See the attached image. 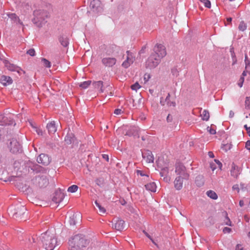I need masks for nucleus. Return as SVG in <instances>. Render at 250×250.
<instances>
[{
  "label": "nucleus",
  "mask_w": 250,
  "mask_h": 250,
  "mask_svg": "<svg viewBox=\"0 0 250 250\" xmlns=\"http://www.w3.org/2000/svg\"><path fill=\"white\" fill-rule=\"evenodd\" d=\"M244 127L246 129L248 134L250 136V126L248 127L247 125H244Z\"/></svg>",
  "instance_id": "48"
},
{
  "label": "nucleus",
  "mask_w": 250,
  "mask_h": 250,
  "mask_svg": "<svg viewBox=\"0 0 250 250\" xmlns=\"http://www.w3.org/2000/svg\"><path fill=\"white\" fill-rule=\"evenodd\" d=\"M122 112V110L120 109H116L114 110V114L116 115H119L121 114Z\"/></svg>",
  "instance_id": "50"
},
{
  "label": "nucleus",
  "mask_w": 250,
  "mask_h": 250,
  "mask_svg": "<svg viewBox=\"0 0 250 250\" xmlns=\"http://www.w3.org/2000/svg\"><path fill=\"white\" fill-rule=\"evenodd\" d=\"M214 162L218 165V167L221 168L222 167V164L219 160L215 159Z\"/></svg>",
  "instance_id": "46"
},
{
  "label": "nucleus",
  "mask_w": 250,
  "mask_h": 250,
  "mask_svg": "<svg viewBox=\"0 0 250 250\" xmlns=\"http://www.w3.org/2000/svg\"><path fill=\"white\" fill-rule=\"evenodd\" d=\"M116 61V59L114 57H105L102 60L103 64L108 67H111L115 65Z\"/></svg>",
  "instance_id": "15"
},
{
  "label": "nucleus",
  "mask_w": 250,
  "mask_h": 250,
  "mask_svg": "<svg viewBox=\"0 0 250 250\" xmlns=\"http://www.w3.org/2000/svg\"><path fill=\"white\" fill-rule=\"evenodd\" d=\"M221 217L223 219L224 224L225 225L231 226V222L228 217V213L226 211H223L221 212Z\"/></svg>",
  "instance_id": "19"
},
{
  "label": "nucleus",
  "mask_w": 250,
  "mask_h": 250,
  "mask_svg": "<svg viewBox=\"0 0 250 250\" xmlns=\"http://www.w3.org/2000/svg\"><path fill=\"white\" fill-rule=\"evenodd\" d=\"M137 174H140V175H141V176H144V175H145V174H143L142 171H141V170H138L137 171Z\"/></svg>",
  "instance_id": "58"
},
{
  "label": "nucleus",
  "mask_w": 250,
  "mask_h": 250,
  "mask_svg": "<svg viewBox=\"0 0 250 250\" xmlns=\"http://www.w3.org/2000/svg\"><path fill=\"white\" fill-rule=\"evenodd\" d=\"M244 219L246 220V221L249 222V220H250L249 216L247 215H245L244 216Z\"/></svg>",
  "instance_id": "57"
},
{
  "label": "nucleus",
  "mask_w": 250,
  "mask_h": 250,
  "mask_svg": "<svg viewBox=\"0 0 250 250\" xmlns=\"http://www.w3.org/2000/svg\"><path fill=\"white\" fill-rule=\"evenodd\" d=\"M91 83V81H85L83 83H81L79 84V86H80V87H82V88L85 89V88H87L90 85Z\"/></svg>",
  "instance_id": "32"
},
{
  "label": "nucleus",
  "mask_w": 250,
  "mask_h": 250,
  "mask_svg": "<svg viewBox=\"0 0 250 250\" xmlns=\"http://www.w3.org/2000/svg\"><path fill=\"white\" fill-rule=\"evenodd\" d=\"M208 155L210 158H214V154L211 151H209V152H208Z\"/></svg>",
  "instance_id": "54"
},
{
  "label": "nucleus",
  "mask_w": 250,
  "mask_h": 250,
  "mask_svg": "<svg viewBox=\"0 0 250 250\" xmlns=\"http://www.w3.org/2000/svg\"><path fill=\"white\" fill-rule=\"evenodd\" d=\"M235 250H243V248L241 245H237L236 247Z\"/></svg>",
  "instance_id": "53"
},
{
  "label": "nucleus",
  "mask_w": 250,
  "mask_h": 250,
  "mask_svg": "<svg viewBox=\"0 0 250 250\" xmlns=\"http://www.w3.org/2000/svg\"><path fill=\"white\" fill-rule=\"evenodd\" d=\"M64 198V195L61 192L56 193L53 198V201L56 203H60Z\"/></svg>",
  "instance_id": "23"
},
{
  "label": "nucleus",
  "mask_w": 250,
  "mask_h": 250,
  "mask_svg": "<svg viewBox=\"0 0 250 250\" xmlns=\"http://www.w3.org/2000/svg\"><path fill=\"white\" fill-rule=\"evenodd\" d=\"M165 101L168 106L173 107L175 106V103L173 101L171 100L170 94L169 93L167 96Z\"/></svg>",
  "instance_id": "28"
},
{
  "label": "nucleus",
  "mask_w": 250,
  "mask_h": 250,
  "mask_svg": "<svg viewBox=\"0 0 250 250\" xmlns=\"http://www.w3.org/2000/svg\"><path fill=\"white\" fill-rule=\"evenodd\" d=\"M62 45L64 47H66L68 44V40L66 37H61L59 39Z\"/></svg>",
  "instance_id": "31"
},
{
  "label": "nucleus",
  "mask_w": 250,
  "mask_h": 250,
  "mask_svg": "<svg viewBox=\"0 0 250 250\" xmlns=\"http://www.w3.org/2000/svg\"><path fill=\"white\" fill-rule=\"evenodd\" d=\"M240 173V168L234 164H232L230 174L231 176L237 178Z\"/></svg>",
  "instance_id": "21"
},
{
  "label": "nucleus",
  "mask_w": 250,
  "mask_h": 250,
  "mask_svg": "<svg viewBox=\"0 0 250 250\" xmlns=\"http://www.w3.org/2000/svg\"><path fill=\"white\" fill-rule=\"evenodd\" d=\"M245 107L247 109L250 108V97H247L246 99Z\"/></svg>",
  "instance_id": "40"
},
{
  "label": "nucleus",
  "mask_w": 250,
  "mask_h": 250,
  "mask_svg": "<svg viewBox=\"0 0 250 250\" xmlns=\"http://www.w3.org/2000/svg\"><path fill=\"white\" fill-rule=\"evenodd\" d=\"M227 21H228V22H230L232 21V19L231 18H228L227 19Z\"/></svg>",
  "instance_id": "62"
},
{
  "label": "nucleus",
  "mask_w": 250,
  "mask_h": 250,
  "mask_svg": "<svg viewBox=\"0 0 250 250\" xmlns=\"http://www.w3.org/2000/svg\"><path fill=\"white\" fill-rule=\"evenodd\" d=\"M42 61L43 62V65L44 66H45L47 68H50L51 67L50 62L49 61H48L47 60H46V59L42 58Z\"/></svg>",
  "instance_id": "38"
},
{
  "label": "nucleus",
  "mask_w": 250,
  "mask_h": 250,
  "mask_svg": "<svg viewBox=\"0 0 250 250\" xmlns=\"http://www.w3.org/2000/svg\"><path fill=\"white\" fill-rule=\"evenodd\" d=\"M172 169V165L170 164H168L166 167L161 169L160 175L165 182L169 183L170 181L171 172L170 171H171Z\"/></svg>",
  "instance_id": "4"
},
{
  "label": "nucleus",
  "mask_w": 250,
  "mask_h": 250,
  "mask_svg": "<svg viewBox=\"0 0 250 250\" xmlns=\"http://www.w3.org/2000/svg\"><path fill=\"white\" fill-rule=\"evenodd\" d=\"M244 201L243 200H240L239 201V206L242 207L244 206Z\"/></svg>",
  "instance_id": "59"
},
{
  "label": "nucleus",
  "mask_w": 250,
  "mask_h": 250,
  "mask_svg": "<svg viewBox=\"0 0 250 250\" xmlns=\"http://www.w3.org/2000/svg\"><path fill=\"white\" fill-rule=\"evenodd\" d=\"M207 195L212 199H217L218 196L217 194L212 190H208L207 192Z\"/></svg>",
  "instance_id": "30"
},
{
  "label": "nucleus",
  "mask_w": 250,
  "mask_h": 250,
  "mask_svg": "<svg viewBox=\"0 0 250 250\" xmlns=\"http://www.w3.org/2000/svg\"><path fill=\"white\" fill-rule=\"evenodd\" d=\"M27 54L31 56H34L35 55V51L34 49H30L27 51Z\"/></svg>",
  "instance_id": "42"
},
{
  "label": "nucleus",
  "mask_w": 250,
  "mask_h": 250,
  "mask_svg": "<svg viewBox=\"0 0 250 250\" xmlns=\"http://www.w3.org/2000/svg\"><path fill=\"white\" fill-rule=\"evenodd\" d=\"M207 130L209 132V133L210 134L213 135V134H215L216 133L215 129L213 128H212V127H211L208 126L207 127Z\"/></svg>",
  "instance_id": "41"
},
{
  "label": "nucleus",
  "mask_w": 250,
  "mask_h": 250,
  "mask_svg": "<svg viewBox=\"0 0 250 250\" xmlns=\"http://www.w3.org/2000/svg\"><path fill=\"white\" fill-rule=\"evenodd\" d=\"M244 81V78L243 77L240 78V81L243 83Z\"/></svg>",
  "instance_id": "64"
},
{
  "label": "nucleus",
  "mask_w": 250,
  "mask_h": 250,
  "mask_svg": "<svg viewBox=\"0 0 250 250\" xmlns=\"http://www.w3.org/2000/svg\"><path fill=\"white\" fill-rule=\"evenodd\" d=\"M8 16L9 18H10L12 20H13L15 22H18L21 24H22V22L21 21L19 17L16 15L15 13H10L8 14Z\"/></svg>",
  "instance_id": "27"
},
{
  "label": "nucleus",
  "mask_w": 250,
  "mask_h": 250,
  "mask_svg": "<svg viewBox=\"0 0 250 250\" xmlns=\"http://www.w3.org/2000/svg\"><path fill=\"white\" fill-rule=\"evenodd\" d=\"M150 78V76L149 74H145L144 76V80L145 81V83H146Z\"/></svg>",
  "instance_id": "43"
},
{
  "label": "nucleus",
  "mask_w": 250,
  "mask_h": 250,
  "mask_svg": "<svg viewBox=\"0 0 250 250\" xmlns=\"http://www.w3.org/2000/svg\"><path fill=\"white\" fill-rule=\"evenodd\" d=\"M175 173L182 179H188L189 175L186 172L185 167L181 163H177L175 166Z\"/></svg>",
  "instance_id": "6"
},
{
  "label": "nucleus",
  "mask_w": 250,
  "mask_h": 250,
  "mask_svg": "<svg viewBox=\"0 0 250 250\" xmlns=\"http://www.w3.org/2000/svg\"><path fill=\"white\" fill-rule=\"evenodd\" d=\"M78 189V187L77 185H73L69 187L67 191L69 192L73 193L76 192Z\"/></svg>",
  "instance_id": "34"
},
{
  "label": "nucleus",
  "mask_w": 250,
  "mask_h": 250,
  "mask_svg": "<svg viewBox=\"0 0 250 250\" xmlns=\"http://www.w3.org/2000/svg\"><path fill=\"white\" fill-rule=\"evenodd\" d=\"M26 209L23 206L20 205L15 208L13 213V216L17 219H23L25 220L24 215Z\"/></svg>",
  "instance_id": "8"
},
{
  "label": "nucleus",
  "mask_w": 250,
  "mask_h": 250,
  "mask_svg": "<svg viewBox=\"0 0 250 250\" xmlns=\"http://www.w3.org/2000/svg\"><path fill=\"white\" fill-rule=\"evenodd\" d=\"M69 250H79L85 247L87 241L82 235H77L69 240Z\"/></svg>",
  "instance_id": "2"
},
{
  "label": "nucleus",
  "mask_w": 250,
  "mask_h": 250,
  "mask_svg": "<svg viewBox=\"0 0 250 250\" xmlns=\"http://www.w3.org/2000/svg\"><path fill=\"white\" fill-rule=\"evenodd\" d=\"M0 81L4 86L11 84L13 82V80L10 77L5 75H3L1 77Z\"/></svg>",
  "instance_id": "18"
},
{
  "label": "nucleus",
  "mask_w": 250,
  "mask_h": 250,
  "mask_svg": "<svg viewBox=\"0 0 250 250\" xmlns=\"http://www.w3.org/2000/svg\"><path fill=\"white\" fill-rule=\"evenodd\" d=\"M210 167L213 171H214L216 168V167L215 166V164L214 163H211L210 164Z\"/></svg>",
  "instance_id": "49"
},
{
  "label": "nucleus",
  "mask_w": 250,
  "mask_h": 250,
  "mask_svg": "<svg viewBox=\"0 0 250 250\" xmlns=\"http://www.w3.org/2000/svg\"><path fill=\"white\" fill-rule=\"evenodd\" d=\"M48 180L44 177H37L35 180V185L39 188H44L48 186Z\"/></svg>",
  "instance_id": "11"
},
{
  "label": "nucleus",
  "mask_w": 250,
  "mask_h": 250,
  "mask_svg": "<svg viewBox=\"0 0 250 250\" xmlns=\"http://www.w3.org/2000/svg\"><path fill=\"white\" fill-rule=\"evenodd\" d=\"M95 204H96V206L98 208L100 213H104L105 212V209L104 207H103L99 203H98L97 201L95 202Z\"/></svg>",
  "instance_id": "33"
},
{
  "label": "nucleus",
  "mask_w": 250,
  "mask_h": 250,
  "mask_svg": "<svg viewBox=\"0 0 250 250\" xmlns=\"http://www.w3.org/2000/svg\"><path fill=\"white\" fill-rule=\"evenodd\" d=\"M233 190H236L238 192L239 191V188L238 185H235L232 187Z\"/></svg>",
  "instance_id": "51"
},
{
  "label": "nucleus",
  "mask_w": 250,
  "mask_h": 250,
  "mask_svg": "<svg viewBox=\"0 0 250 250\" xmlns=\"http://www.w3.org/2000/svg\"><path fill=\"white\" fill-rule=\"evenodd\" d=\"M152 54H156V57L161 60L166 55V51L165 47L162 44L157 45L154 49V52Z\"/></svg>",
  "instance_id": "10"
},
{
  "label": "nucleus",
  "mask_w": 250,
  "mask_h": 250,
  "mask_svg": "<svg viewBox=\"0 0 250 250\" xmlns=\"http://www.w3.org/2000/svg\"><path fill=\"white\" fill-rule=\"evenodd\" d=\"M244 81V78L243 77L240 78V81L243 83Z\"/></svg>",
  "instance_id": "63"
},
{
  "label": "nucleus",
  "mask_w": 250,
  "mask_h": 250,
  "mask_svg": "<svg viewBox=\"0 0 250 250\" xmlns=\"http://www.w3.org/2000/svg\"><path fill=\"white\" fill-rule=\"evenodd\" d=\"M231 229L228 227H225L224 228L223 231L224 233H229L231 231Z\"/></svg>",
  "instance_id": "44"
},
{
  "label": "nucleus",
  "mask_w": 250,
  "mask_h": 250,
  "mask_svg": "<svg viewBox=\"0 0 250 250\" xmlns=\"http://www.w3.org/2000/svg\"><path fill=\"white\" fill-rule=\"evenodd\" d=\"M198 180H202V178L201 177H200V176L196 177V183L197 185L198 186H201V185H202L203 184V183L202 182L201 183H198Z\"/></svg>",
  "instance_id": "45"
},
{
  "label": "nucleus",
  "mask_w": 250,
  "mask_h": 250,
  "mask_svg": "<svg viewBox=\"0 0 250 250\" xmlns=\"http://www.w3.org/2000/svg\"><path fill=\"white\" fill-rule=\"evenodd\" d=\"M146 190L151 192H155L156 191V186L154 182L148 183L145 185Z\"/></svg>",
  "instance_id": "25"
},
{
  "label": "nucleus",
  "mask_w": 250,
  "mask_h": 250,
  "mask_svg": "<svg viewBox=\"0 0 250 250\" xmlns=\"http://www.w3.org/2000/svg\"><path fill=\"white\" fill-rule=\"evenodd\" d=\"M167 121L168 122H171L172 121V116L169 114H168L167 117Z\"/></svg>",
  "instance_id": "55"
},
{
  "label": "nucleus",
  "mask_w": 250,
  "mask_h": 250,
  "mask_svg": "<svg viewBox=\"0 0 250 250\" xmlns=\"http://www.w3.org/2000/svg\"><path fill=\"white\" fill-rule=\"evenodd\" d=\"M239 30L244 31L247 28V25L244 21H241L238 26Z\"/></svg>",
  "instance_id": "35"
},
{
  "label": "nucleus",
  "mask_w": 250,
  "mask_h": 250,
  "mask_svg": "<svg viewBox=\"0 0 250 250\" xmlns=\"http://www.w3.org/2000/svg\"><path fill=\"white\" fill-rule=\"evenodd\" d=\"M114 228L119 231H122L125 228V222L122 220H118L114 224Z\"/></svg>",
  "instance_id": "20"
},
{
  "label": "nucleus",
  "mask_w": 250,
  "mask_h": 250,
  "mask_svg": "<svg viewBox=\"0 0 250 250\" xmlns=\"http://www.w3.org/2000/svg\"><path fill=\"white\" fill-rule=\"evenodd\" d=\"M43 246L46 250H53L56 247L59 245L55 234L50 231H47L41 235L40 238Z\"/></svg>",
  "instance_id": "1"
},
{
  "label": "nucleus",
  "mask_w": 250,
  "mask_h": 250,
  "mask_svg": "<svg viewBox=\"0 0 250 250\" xmlns=\"http://www.w3.org/2000/svg\"><path fill=\"white\" fill-rule=\"evenodd\" d=\"M141 87V85L138 82H136L134 84H132L131 86V88L133 90L137 91L138 89H140Z\"/></svg>",
  "instance_id": "37"
},
{
  "label": "nucleus",
  "mask_w": 250,
  "mask_h": 250,
  "mask_svg": "<svg viewBox=\"0 0 250 250\" xmlns=\"http://www.w3.org/2000/svg\"><path fill=\"white\" fill-rule=\"evenodd\" d=\"M202 2L204 6L208 8H210L211 7L210 1L208 0H200Z\"/></svg>",
  "instance_id": "39"
},
{
  "label": "nucleus",
  "mask_w": 250,
  "mask_h": 250,
  "mask_svg": "<svg viewBox=\"0 0 250 250\" xmlns=\"http://www.w3.org/2000/svg\"><path fill=\"white\" fill-rule=\"evenodd\" d=\"M2 119V120H3V122L5 123V121H6V120H7V118H5V117H3L2 116L0 115V120ZM0 125H3V124H1V122L0 121Z\"/></svg>",
  "instance_id": "52"
},
{
  "label": "nucleus",
  "mask_w": 250,
  "mask_h": 250,
  "mask_svg": "<svg viewBox=\"0 0 250 250\" xmlns=\"http://www.w3.org/2000/svg\"><path fill=\"white\" fill-rule=\"evenodd\" d=\"M30 125H32V126L34 128L35 131L37 132V133L39 135H43V131L42 129L37 128L35 126H34L31 123H30Z\"/></svg>",
  "instance_id": "36"
},
{
  "label": "nucleus",
  "mask_w": 250,
  "mask_h": 250,
  "mask_svg": "<svg viewBox=\"0 0 250 250\" xmlns=\"http://www.w3.org/2000/svg\"><path fill=\"white\" fill-rule=\"evenodd\" d=\"M160 58L156 57V54L152 53L146 62V67L150 69L155 68L160 63Z\"/></svg>",
  "instance_id": "7"
},
{
  "label": "nucleus",
  "mask_w": 250,
  "mask_h": 250,
  "mask_svg": "<svg viewBox=\"0 0 250 250\" xmlns=\"http://www.w3.org/2000/svg\"><path fill=\"white\" fill-rule=\"evenodd\" d=\"M4 64L5 67L8 70L11 71H16L18 73L21 75L22 73H25V71L22 70L20 67L10 63L8 61H5L4 62Z\"/></svg>",
  "instance_id": "12"
},
{
  "label": "nucleus",
  "mask_w": 250,
  "mask_h": 250,
  "mask_svg": "<svg viewBox=\"0 0 250 250\" xmlns=\"http://www.w3.org/2000/svg\"><path fill=\"white\" fill-rule=\"evenodd\" d=\"M46 128L49 134H54L57 131V126L54 121H51L47 124Z\"/></svg>",
  "instance_id": "17"
},
{
  "label": "nucleus",
  "mask_w": 250,
  "mask_h": 250,
  "mask_svg": "<svg viewBox=\"0 0 250 250\" xmlns=\"http://www.w3.org/2000/svg\"><path fill=\"white\" fill-rule=\"evenodd\" d=\"M248 60H247V56L246 55H245V63H246V69H247L248 68V64H247V61Z\"/></svg>",
  "instance_id": "56"
},
{
  "label": "nucleus",
  "mask_w": 250,
  "mask_h": 250,
  "mask_svg": "<svg viewBox=\"0 0 250 250\" xmlns=\"http://www.w3.org/2000/svg\"><path fill=\"white\" fill-rule=\"evenodd\" d=\"M144 159L148 163H153L154 161V157L150 151L147 150L142 154Z\"/></svg>",
  "instance_id": "16"
},
{
  "label": "nucleus",
  "mask_w": 250,
  "mask_h": 250,
  "mask_svg": "<svg viewBox=\"0 0 250 250\" xmlns=\"http://www.w3.org/2000/svg\"><path fill=\"white\" fill-rule=\"evenodd\" d=\"M181 177H177L176 178L174 184V187L177 190H180L183 187V180Z\"/></svg>",
  "instance_id": "22"
},
{
  "label": "nucleus",
  "mask_w": 250,
  "mask_h": 250,
  "mask_svg": "<svg viewBox=\"0 0 250 250\" xmlns=\"http://www.w3.org/2000/svg\"><path fill=\"white\" fill-rule=\"evenodd\" d=\"M101 5V2L99 0H93L90 3V6L94 10H97Z\"/></svg>",
  "instance_id": "26"
},
{
  "label": "nucleus",
  "mask_w": 250,
  "mask_h": 250,
  "mask_svg": "<svg viewBox=\"0 0 250 250\" xmlns=\"http://www.w3.org/2000/svg\"><path fill=\"white\" fill-rule=\"evenodd\" d=\"M8 147L12 152L17 153L21 148V145L17 140L12 139L8 145Z\"/></svg>",
  "instance_id": "13"
},
{
  "label": "nucleus",
  "mask_w": 250,
  "mask_h": 250,
  "mask_svg": "<svg viewBox=\"0 0 250 250\" xmlns=\"http://www.w3.org/2000/svg\"><path fill=\"white\" fill-rule=\"evenodd\" d=\"M93 85L95 89H99L100 92L102 93L104 91V89H103V83L102 81H99L97 82H94L93 83Z\"/></svg>",
  "instance_id": "24"
},
{
  "label": "nucleus",
  "mask_w": 250,
  "mask_h": 250,
  "mask_svg": "<svg viewBox=\"0 0 250 250\" xmlns=\"http://www.w3.org/2000/svg\"><path fill=\"white\" fill-rule=\"evenodd\" d=\"M103 157L104 159H106L107 161L108 160V155L104 154V155H103Z\"/></svg>",
  "instance_id": "60"
},
{
  "label": "nucleus",
  "mask_w": 250,
  "mask_h": 250,
  "mask_svg": "<svg viewBox=\"0 0 250 250\" xmlns=\"http://www.w3.org/2000/svg\"><path fill=\"white\" fill-rule=\"evenodd\" d=\"M77 216L79 218H81V215L80 214L73 215V217H75V218H76Z\"/></svg>",
  "instance_id": "61"
},
{
  "label": "nucleus",
  "mask_w": 250,
  "mask_h": 250,
  "mask_svg": "<svg viewBox=\"0 0 250 250\" xmlns=\"http://www.w3.org/2000/svg\"><path fill=\"white\" fill-rule=\"evenodd\" d=\"M37 161L44 166L48 165L50 162L49 156L45 154H40L37 158Z\"/></svg>",
  "instance_id": "14"
},
{
  "label": "nucleus",
  "mask_w": 250,
  "mask_h": 250,
  "mask_svg": "<svg viewBox=\"0 0 250 250\" xmlns=\"http://www.w3.org/2000/svg\"><path fill=\"white\" fill-rule=\"evenodd\" d=\"M34 16L33 20V22L38 26H41L48 18V14L45 11L38 10L34 12Z\"/></svg>",
  "instance_id": "3"
},
{
  "label": "nucleus",
  "mask_w": 250,
  "mask_h": 250,
  "mask_svg": "<svg viewBox=\"0 0 250 250\" xmlns=\"http://www.w3.org/2000/svg\"><path fill=\"white\" fill-rule=\"evenodd\" d=\"M126 54V60L122 63V66L125 68H128L132 64L135 60V56L133 53L129 51H127Z\"/></svg>",
  "instance_id": "9"
},
{
  "label": "nucleus",
  "mask_w": 250,
  "mask_h": 250,
  "mask_svg": "<svg viewBox=\"0 0 250 250\" xmlns=\"http://www.w3.org/2000/svg\"><path fill=\"white\" fill-rule=\"evenodd\" d=\"M201 116L203 120L208 121L209 118V113L208 111L204 110L201 113Z\"/></svg>",
  "instance_id": "29"
},
{
  "label": "nucleus",
  "mask_w": 250,
  "mask_h": 250,
  "mask_svg": "<svg viewBox=\"0 0 250 250\" xmlns=\"http://www.w3.org/2000/svg\"><path fill=\"white\" fill-rule=\"evenodd\" d=\"M105 53L107 55H113L116 57H120V56H121V60H122L124 58V54L122 51L119 47L115 45H112L107 47Z\"/></svg>",
  "instance_id": "5"
},
{
  "label": "nucleus",
  "mask_w": 250,
  "mask_h": 250,
  "mask_svg": "<svg viewBox=\"0 0 250 250\" xmlns=\"http://www.w3.org/2000/svg\"><path fill=\"white\" fill-rule=\"evenodd\" d=\"M245 147L247 149L250 150V140L246 143Z\"/></svg>",
  "instance_id": "47"
}]
</instances>
